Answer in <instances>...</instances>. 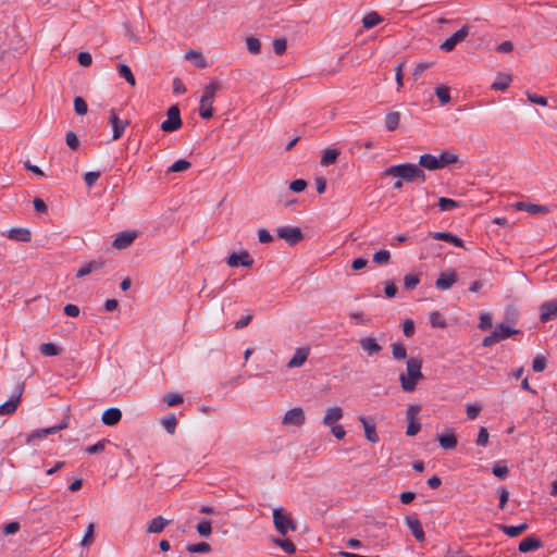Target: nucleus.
Segmentation results:
<instances>
[{"mask_svg":"<svg viewBox=\"0 0 557 557\" xmlns=\"http://www.w3.org/2000/svg\"><path fill=\"white\" fill-rule=\"evenodd\" d=\"M383 18L376 12H370L362 18V25L369 29L380 24Z\"/></svg>","mask_w":557,"mask_h":557,"instance_id":"e433bc0d","label":"nucleus"},{"mask_svg":"<svg viewBox=\"0 0 557 557\" xmlns=\"http://www.w3.org/2000/svg\"><path fill=\"white\" fill-rule=\"evenodd\" d=\"M392 354L393 357L397 360H403L407 357L406 347L400 343H395L392 345Z\"/></svg>","mask_w":557,"mask_h":557,"instance_id":"49530a36","label":"nucleus"},{"mask_svg":"<svg viewBox=\"0 0 557 557\" xmlns=\"http://www.w3.org/2000/svg\"><path fill=\"white\" fill-rule=\"evenodd\" d=\"M39 350L44 356L52 357L59 355L61 349L52 343H44L40 345Z\"/></svg>","mask_w":557,"mask_h":557,"instance_id":"79ce46f5","label":"nucleus"},{"mask_svg":"<svg viewBox=\"0 0 557 557\" xmlns=\"http://www.w3.org/2000/svg\"><path fill=\"white\" fill-rule=\"evenodd\" d=\"M273 523L281 535H286L288 531L296 530V523L283 508L273 509Z\"/></svg>","mask_w":557,"mask_h":557,"instance_id":"20e7f679","label":"nucleus"},{"mask_svg":"<svg viewBox=\"0 0 557 557\" xmlns=\"http://www.w3.org/2000/svg\"><path fill=\"white\" fill-rule=\"evenodd\" d=\"M520 331L518 329H512L505 323L498 324L494 332L483 338L482 345L484 347H491L492 345L502 342L511 335L518 334Z\"/></svg>","mask_w":557,"mask_h":557,"instance_id":"39448f33","label":"nucleus"},{"mask_svg":"<svg viewBox=\"0 0 557 557\" xmlns=\"http://www.w3.org/2000/svg\"><path fill=\"white\" fill-rule=\"evenodd\" d=\"M109 443H110L109 440L103 438V440L99 441L98 443H96L95 445L88 446L85 449V451L87 454H99V453L104 450L106 445L109 444Z\"/></svg>","mask_w":557,"mask_h":557,"instance_id":"603ef678","label":"nucleus"},{"mask_svg":"<svg viewBox=\"0 0 557 557\" xmlns=\"http://www.w3.org/2000/svg\"><path fill=\"white\" fill-rule=\"evenodd\" d=\"M182 117L180 108L174 104L166 111V120L161 123V129L166 133H172L182 127Z\"/></svg>","mask_w":557,"mask_h":557,"instance_id":"423d86ee","label":"nucleus"},{"mask_svg":"<svg viewBox=\"0 0 557 557\" xmlns=\"http://www.w3.org/2000/svg\"><path fill=\"white\" fill-rule=\"evenodd\" d=\"M219 82L212 81L203 89L202 96L200 98L199 115L205 120H208L213 115L212 103L214 101L215 91L219 89Z\"/></svg>","mask_w":557,"mask_h":557,"instance_id":"7ed1b4c3","label":"nucleus"},{"mask_svg":"<svg viewBox=\"0 0 557 557\" xmlns=\"http://www.w3.org/2000/svg\"><path fill=\"white\" fill-rule=\"evenodd\" d=\"M405 522L418 542H423L425 540L423 528L421 525L420 520L417 517L407 516L405 518Z\"/></svg>","mask_w":557,"mask_h":557,"instance_id":"f3484780","label":"nucleus"},{"mask_svg":"<svg viewBox=\"0 0 557 557\" xmlns=\"http://www.w3.org/2000/svg\"><path fill=\"white\" fill-rule=\"evenodd\" d=\"M518 210H523L532 214L536 213H547L549 210L545 206H540L531 202H518L517 203Z\"/></svg>","mask_w":557,"mask_h":557,"instance_id":"7c9ffc66","label":"nucleus"},{"mask_svg":"<svg viewBox=\"0 0 557 557\" xmlns=\"http://www.w3.org/2000/svg\"><path fill=\"white\" fill-rule=\"evenodd\" d=\"M435 94L442 104H446L450 101L449 89L445 86H440L435 89Z\"/></svg>","mask_w":557,"mask_h":557,"instance_id":"3c124183","label":"nucleus"},{"mask_svg":"<svg viewBox=\"0 0 557 557\" xmlns=\"http://www.w3.org/2000/svg\"><path fill=\"white\" fill-rule=\"evenodd\" d=\"M305 420L306 417L302 408L295 407L285 413L282 423L284 425L301 426L305 423Z\"/></svg>","mask_w":557,"mask_h":557,"instance_id":"f8f14e48","label":"nucleus"},{"mask_svg":"<svg viewBox=\"0 0 557 557\" xmlns=\"http://www.w3.org/2000/svg\"><path fill=\"white\" fill-rule=\"evenodd\" d=\"M246 45H247V49L250 53L252 54H258L260 53V50H261V42L258 38L256 37H248L246 39Z\"/></svg>","mask_w":557,"mask_h":557,"instance_id":"de8ad7c7","label":"nucleus"},{"mask_svg":"<svg viewBox=\"0 0 557 557\" xmlns=\"http://www.w3.org/2000/svg\"><path fill=\"white\" fill-rule=\"evenodd\" d=\"M122 418V412L119 408H109L103 411L101 420L103 424L112 426L119 423Z\"/></svg>","mask_w":557,"mask_h":557,"instance_id":"5701e85b","label":"nucleus"},{"mask_svg":"<svg viewBox=\"0 0 557 557\" xmlns=\"http://www.w3.org/2000/svg\"><path fill=\"white\" fill-rule=\"evenodd\" d=\"M8 237L17 242H29L32 234L27 228L15 227L9 231Z\"/></svg>","mask_w":557,"mask_h":557,"instance_id":"c756f323","label":"nucleus"},{"mask_svg":"<svg viewBox=\"0 0 557 557\" xmlns=\"http://www.w3.org/2000/svg\"><path fill=\"white\" fill-rule=\"evenodd\" d=\"M490 434L486 428L481 426L479 429L478 437H476V445L485 447L488 444Z\"/></svg>","mask_w":557,"mask_h":557,"instance_id":"4d7b16f0","label":"nucleus"},{"mask_svg":"<svg viewBox=\"0 0 557 557\" xmlns=\"http://www.w3.org/2000/svg\"><path fill=\"white\" fill-rule=\"evenodd\" d=\"M276 234L290 246L296 245L304 239L301 230L296 226H281L276 230Z\"/></svg>","mask_w":557,"mask_h":557,"instance_id":"0eeeda50","label":"nucleus"},{"mask_svg":"<svg viewBox=\"0 0 557 557\" xmlns=\"http://www.w3.org/2000/svg\"><path fill=\"white\" fill-rule=\"evenodd\" d=\"M272 542L281 547L287 554H294L296 552V546L294 543L286 539H273Z\"/></svg>","mask_w":557,"mask_h":557,"instance_id":"ea45409f","label":"nucleus"},{"mask_svg":"<svg viewBox=\"0 0 557 557\" xmlns=\"http://www.w3.org/2000/svg\"><path fill=\"white\" fill-rule=\"evenodd\" d=\"M169 407L177 406L183 403V397L176 393H169L163 398Z\"/></svg>","mask_w":557,"mask_h":557,"instance_id":"864d4df0","label":"nucleus"},{"mask_svg":"<svg viewBox=\"0 0 557 557\" xmlns=\"http://www.w3.org/2000/svg\"><path fill=\"white\" fill-rule=\"evenodd\" d=\"M508 472V467L505 465L497 463L493 467V474L499 479H505Z\"/></svg>","mask_w":557,"mask_h":557,"instance_id":"774afa93","label":"nucleus"},{"mask_svg":"<svg viewBox=\"0 0 557 557\" xmlns=\"http://www.w3.org/2000/svg\"><path fill=\"white\" fill-rule=\"evenodd\" d=\"M287 42L285 38L274 39L273 50L275 54L282 55L286 51Z\"/></svg>","mask_w":557,"mask_h":557,"instance_id":"052dcab7","label":"nucleus"},{"mask_svg":"<svg viewBox=\"0 0 557 557\" xmlns=\"http://www.w3.org/2000/svg\"><path fill=\"white\" fill-rule=\"evenodd\" d=\"M117 72H119L120 76L123 77L132 86H134L136 84L135 77H134L132 70L128 65L120 64L117 66Z\"/></svg>","mask_w":557,"mask_h":557,"instance_id":"58836bf2","label":"nucleus"},{"mask_svg":"<svg viewBox=\"0 0 557 557\" xmlns=\"http://www.w3.org/2000/svg\"><path fill=\"white\" fill-rule=\"evenodd\" d=\"M95 540V524L90 522L86 529V532L81 541V546L89 547Z\"/></svg>","mask_w":557,"mask_h":557,"instance_id":"4c0bfd02","label":"nucleus"},{"mask_svg":"<svg viewBox=\"0 0 557 557\" xmlns=\"http://www.w3.org/2000/svg\"><path fill=\"white\" fill-rule=\"evenodd\" d=\"M420 283V278L416 274H407L404 277V285L406 289H413L417 287V285Z\"/></svg>","mask_w":557,"mask_h":557,"instance_id":"13d9d810","label":"nucleus"},{"mask_svg":"<svg viewBox=\"0 0 557 557\" xmlns=\"http://www.w3.org/2000/svg\"><path fill=\"white\" fill-rule=\"evenodd\" d=\"M419 166L421 169H426L430 171L438 170V161L436 160V156L431 154V153H425V154L420 156Z\"/></svg>","mask_w":557,"mask_h":557,"instance_id":"bb28decb","label":"nucleus"},{"mask_svg":"<svg viewBox=\"0 0 557 557\" xmlns=\"http://www.w3.org/2000/svg\"><path fill=\"white\" fill-rule=\"evenodd\" d=\"M310 354L309 347H299L295 350L293 357L287 362L288 368H299L301 367L306 360L308 359V356Z\"/></svg>","mask_w":557,"mask_h":557,"instance_id":"6ab92c4d","label":"nucleus"},{"mask_svg":"<svg viewBox=\"0 0 557 557\" xmlns=\"http://www.w3.org/2000/svg\"><path fill=\"white\" fill-rule=\"evenodd\" d=\"M343 409L338 406L327 408L323 418V424L325 426L335 425V423L343 418Z\"/></svg>","mask_w":557,"mask_h":557,"instance_id":"aec40b11","label":"nucleus"},{"mask_svg":"<svg viewBox=\"0 0 557 557\" xmlns=\"http://www.w3.org/2000/svg\"><path fill=\"white\" fill-rule=\"evenodd\" d=\"M226 263L231 268H237L239 265L251 267L253 264V259L248 251L243 250L239 253H231L226 260Z\"/></svg>","mask_w":557,"mask_h":557,"instance_id":"ddd939ff","label":"nucleus"},{"mask_svg":"<svg viewBox=\"0 0 557 557\" xmlns=\"http://www.w3.org/2000/svg\"><path fill=\"white\" fill-rule=\"evenodd\" d=\"M510 82H511L510 75L499 73L491 87L494 90H506L509 87Z\"/></svg>","mask_w":557,"mask_h":557,"instance_id":"473e14b6","label":"nucleus"},{"mask_svg":"<svg viewBox=\"0 0 557 557\" xmlns=\"http://www.w3.org/2000/svg\"><path fill=\"white\" fill-rule=\"evenodd\" d=\"M100 175H101V173L99 171L86 172L84 174V182H85V184L88 187H91V186H94L97 183V181L99 180Z\"/></svg>","mask_w":557,"mask_h":557,"instance_id":"bf43d9fd","label":"nucleus"},{"mask_svg":"<svg viewBox=\"0 0 557 557\" xmlns=\"http://www.w3.org/2000/svg\"><path fill=\"white\" fill-rule=\"evenodd\" d=\"M109 122L112 125V129H113L112 138L114 140L119 139L123 135L125 128L129 124V122L127 120H121L117 116V114H116L114 109H112L110 111Z\"/></svg>","mask_w":557,"mask_h":557,"instance_id":"4468645a","label":"nucleus"},{"mask_svg":"<svg viewBox=\"0 0 557 557\" xmlns=\"http://www.w3.org/2000/svg\"><path fill=\"white\" fill-rule=\"evenodd\" d=\"M391 253L388 250L382 249L373 255V262L377 264H384L389 261Z\"/></svg>","mask_w":557,"mask_h":557,"instance_id":"5fc2aeb1","label":"nucleus"},{"mask_svg":"<svg viewBox=\"0 0 557 557\" xmlns=\"http://www.w3.org/2000/svg\"><path fill=\"white\" fill-rule=\"evenodd\" d=\"M532 368L535 372H542L546 368V358L544 356H536L533 359Z\"/></svg>","mask_w":557,"mask_h":557,"instance_id":"0e129e2a","label":"nucleus"},{"mask_svg":"<svg viewBox=\"0 0 557 557\" xmlns=\"http://www.w3.org/2000/svg\"><path fill=\"white\" fill-rule=\"evenodd\" d=\"M460 203L454 199L441 197L438 199V207L441 211H450L455 208H458Z\"/></svg>","mask_w":557,"mask_h":557,"instance_id":"37998d69","label":"nucleus"},{"mask_svg":"<svg viewBox=\"0 0 557 557\" xmlns=\"http://www.w3.org/2000/svg\"><path fill=\"white\" fill-rule=\"evenodd\" d=\"M481 410H482V407L480 405H476V404H474V405L468 404L467 407H466L467 417L470 420L476 419V417L479 416Z\"/></svg>","mask_w":557,"mask_h":557,"instance_id":"680f3d73","label":"nucleus"},{"mask_svg":"<svg viewBox=\"0 0 557 557\" xmlns=\"http://www.w3.org/2000/svg\"><path fill=\"white\" fill-rule=\"evenodd\" d=\"M338 154H339V152L336 149L327 148V149L323 150L322 158L320 161L321 165L329 166V165L335 163Z\"/></svg>","mask_w":557,"mask_h":557,"instance_id":"72a5a7b5","label":"nucleus"},{"mask_svg":"<svg viewBox=\"0 0 557 557\" xmlns=\"http://www.w3.org/2000/svg\"><path fill=\"white\" fill-rule=\"evenodd\" d=\"M420 407L417 405H410L406 410V419L408 422L406 434L408 436L416 435L421 429V424L417 419Z\"/></svg>","mask_w":557,"mask_h":557,"instance_id":"9d476101","label":"nucleus"},{"mask_svg":"<svg viewBox=\"0 0 557 557\" xmlns=\"http://www.w3.org/2000/svg\"><path fill=\"white\" fill-rule=\"evenodd\" d=\"M433 65L432 62H422V63H419L414 69H413V72H412V76H413V79H419V77L422 75V73L430 69L431 66Z\"/></svg>","mask_w":557,"mask_h":557,"instance_id":"e2e57ef3","label":"nucleus"},{"mask_svg":"<svg viewBox=\"0 0 557 557\" xmlns=\"http://www.w3.org/2000/svg\"><path fill=\"white\" fill-rule=\"evenodd\" d=\"M66 144L71 149H77L79 146V140L76 134L72 131L66 133L65 137Z\"/></svg>","mask_w":557,"mask_h":557,"instance_id":"338daca9","label":"nucleus"},{"mask_svg":"<svg viewBox=\"0 0 557 557\" xmlns=\"http://www.w3.org/2000/svg\"><path fill=\"white\" fill-rule=\"evenodd\" d=\"M136 238L135 232H122L120 233L112 243L115 249H124L128 247Z\"/></svg>","mask_w":557,"mask_h":557,"instance_id":"4be33fe9","label":"nucleus"},{"mask_svg":"<svg viewBox=\"0 0 557 557\" xmlns=\"http://www.w3.org/2000/svg\"><path fill=\"white\" fill-rule=\"evenodd\" d=\"M543 546V542L534 536V535H530V536H527L525 539H523L520 543H519V552L520 553H529V552H532V550H535L537 548H541Z\"/></svg>","mask_w":557,"mask_h":557,"instance_id":"412c9836","label":"nucleus"},{"mask_svg":"<svg viewBox=\"0 0 557 557\" xmlns=\"http://www.w3.org/2000/svg\"><path fill=\"white\" fill-rule=\"evenodd\" d=\"M190 166L191 163L189 161L180 159L169 168V172H183L188 170Z\"/></svg>","mask_w":557,"mask_h":557,"instance_id":"09e8293b","label":"nucleus"},{"mask_svg":"<svg viewBox=\"0 0 557 557\" xmlns=\"http://www.w3.org/2000/svg\"><path fill=\"white\" fill-rule=\"evenodd\" d=\"M384 175L398 177L407 183L414 181L423 183L426 180L424 171L419 166V164L414 163H401L392 165L385 170Z\"/></svg>","mask_w":557,"mask_h":557,"instance_id":"f257e3e1","label":"nucleus"},{"mask_svg":"<svg viewBox=\"0 0 557 557\" xmlns=\"http://www.w3.org/2000/svg\"><path fill=\"white\" fill-rule=\"evenodd\" d=\"M436 160L438 161V170L448 166L449 164L458 162L459 158L456 153L449 150H444L436 156Z\"/></svg>","mask_w":557,"mask_h":557,"instance_id":"a878e982","label":"nucleus"},{"mask_svg":"<svg viewBox=\"0 0 557 557\" xmlns=\"http://www.w3.org/2000/svg\"><path fill=\"white\" fill-rule=\"evenodd\" d=\"M306 187L307 182L302 178L295 180L289 184V189L294 193H301L306 189Z\"/></svg>","mask_w":557,"mask_h":557,"instance_id":"69168bd1","label":"nucleus"},{"mask_svg":"<svg viewBox=\"0 0 557 557\" xmlns=\"http://www.w3.org/2000/svg\"><path fill=\"white\" fill-rule=\"evenodd\" d=\"M74 110L76 114L84 115L87 113L88 107L86 101L82 97H75L74 99Z\"/></svg>","mask_w":557,"mask_h":557,"instance_id":"6e6d98bb","label":"nucleus"},{"mask_svg":"<svg viewBox=\"0 0 557 557\" xmlns=\"http://www.w3.org/2000/svg\"><path fill=\"white\" fill-rule=\"evenodd\" d=\"M197 532L200 536H209L212 532L211 522L209 520H202L196 527Z\"/></svg>","mask_w":557,"mask_h":557,"instance_id":"8fccbe9b","label":"nucleus"},{"mask_svg":"<svg viewBox=\"0 0 557 557\" xmlns=\"http://www.w3.org/2000/svg\"><path fill=\"white\" fill-rule=\"evenodd\" d=\"M432 237L437 240L451 243L456 247H463V240L448 232H434Z\"/></svg>","mask_w":557,"mask_h":557,"instance_id":"cd10ccee","label":"nucleus"},{"mask_svg":"<svg viewBox=\"0 0 557 557\" xmlns=\"http://www.w3.org/2000/svg\"><path fill=\"white\" fill-rule=\"evenodd\" d=\"M470 34V27L468 25L462 26L460 29L455 32L451 36H449L441 46L440 49L445 52H450L455 49V47L463 41L467 36Z\"/></svg>","mask_w":557,"mask_h":557,"instance_id":"6e6552de","label":"nucleus"},{"mask_svg":"<svg viewBox=\"0 0 557 557\" xmlns=\"http://www.w3.org/2000/svg\"><path fill=\"white\" fill-rule=\"evenodd\" d=\"M422 360L419 358H410L407 361V374L401 373L399 381L401 388L407 392H413L416 389L418 381L423 379L421 371Z\"/></svg>","mask_w":557,"mask_h":557,"instance_id":"f03ea898","label":"nucleus"},{"mask_svg":"<svg viewBox=\"0 0 557 557\" xmlns=\"http://www.w3.org/2000/svg\"><path fill=\"white\" fill-rule=\"evenodd\" d=\"M187 550L193 554H205L211 552V546L206 542H200L188 545Z\"/></svg>","mask_w":557,"mask_h":557,"instance_id":"c03bdc74","label":"nucleus"},{"mask_svg":"<svg viewBox=\"0 0 557 557\" xmlns=\"http://www.w3.org/2000/svg\"><path fill=\"white\" fill-rule=\"evenodd\" d=\"M359 421L363 426L367 440L371 443H377L380 441V437L376 433L375 423L373 422V420L364 416H360Z\"/></svg>","mask_w":557,"mask_h":557,"instance_id":"a211bd4d","label":"nucleus"},{"mask_svg":"<svg viewBox=\"0 0 557 557\" xmlns=\"http://www.w3.org/2000/svg\"><path fill=\"white\" fill-rule=\"evenodd\" d=\"M106 265V261L103 259H96V260H91L87 263H85L84 265H82L77 272H76V277L77 278H81V277H84L88 274H91V273H95V272H98L100 270H102Z\"/></svg>","mask_w":557,"mask_h":557,"instance_id":"2eb2a0df","label":"nucleus"},{"mask_svg":"<svg viewBox=\"0 0 557 557\" xmlns=\"http://www.w3.org/2000/svg\"><path fill=\"white\" fill-rule=\"evenodd\" d=\"M170 523V520L163 518L162 516L154 517L148 524H147V533H153L158 534L161 533L164 528Z\"/></svg>","mask_w":557,"mask_h":557,"instance_id":"393cba45","label":"nucleus"},{"mask_svg":"<svg viewBox=\"0 0 557 557\" xmlns=\"http://www.w3.org/2000/svg\"><path fill=\"white\" fill-rule=\"evenodd\" d=\"M161 423H162V425L164 426V429L166 430L168 433L174 434V432L176 430V425H177V420H176V417L173 413L164 417L161 420Z\"/></svg>","mask_w":557,"mask_h":557,"instance_id":"a19ab883","label":"nucleus"},{"mask_svg":"<svg viewBox=\"0 0 557 557\" xmlns=\"http://www.w3.org/2000/svg\"><path fill=\"white\" fill-rule=\"evenodd\" d=\"M438 443L443 449H454L457 446V437L453 432L438 436Z\"/></svg>","mask_w":557,"mask_h":557,"instance_id":"2f4dec72","label":"nucleus"},{"mask_svg":"<svg viewBox=\"0 0 557 557\" xmlns=\"http://www.w3.org/2000/svg\"><path fill=\"white\" fill-rule=\"evenodd\" d=\"M457 280L458 276L455 270H446L436 278L435 287L440 290H447L457 282Z\"/></svg>","mask_w":557,"mask_h":557,"instance_id":"9b49d317","label":"nucleus"},{"mask_svg":"<svg viewBox=\"0 0 557 557\" xmlns=\"http://www.w3.org/2000/svg\"><path fill=\"white\" fill-rule=\"evenodd\" d=\"M430 323L433 327H445L446 320L438 311H432L430 313Z\"/></svg>","mask_w":557,"mask_h":557,"instance_id":"a18cd8bd","label":"nucleus"},{"mask_svg":"<svg viewBox=\"0 0 557 557\" xmlns=\"http://www.w3.org/2000/svg\"><path fill=\"white\" fill-rule=\"evenodd\" d=\"M360 347L368 354V356H373L379 354L382 347L376 343L373 337H363L359 339Z\"/></svg>","mask_w":557,"mask_h":557,"instance_id":"b1692460","label":"nucleus"},{"mask_svg":"<svg viewBox=\"0 0 557 557\" xmlns=\"http://www.w3.org/2000/svg\"><path fill=\"white\" fill-rule=\"evenodd\" d=\"M557 318V300L546 301L540 307V320L543 323Z\"/></svg>","mask_w":557,"mask_h":557,"instance_id":"dca6fc26","label":"nucleus"},{"mask_svg":"<svg viewBox=\"0 0 557 557\" xmlns=\"http://www.w3.org/2000/svg\"><path fill=\"white\" fill-rule=\"evenodd\" d=\"M185 58H186V60L195 61V64L198 69H205L208 65L203 55L198 51H194V50L187 51L185 54Z\"/></svg>","mask_w":557,"mask_h":557,"instance_id":"f704fd0d","label":"nucleus"},{"mask_svg":"<svg viewBox=\"0 0 557 557\" xmlns=\"http://www.w3.org/2000/svg\"><path fill=\"white\" fill-rule=\"evenodd\" d=\"M400 122V113L397 111L388 112L385 116V126L388 131H395Z\"/></svg>","mask_w":557,"mask_h":557,"instance_id":"c9c22d12","label":"nucleus"},{"mask_svg":"<svg viewBox=\"0 0 557 557\" xmlns=\"http://www.w3.org/2000/svg\"><path fill=\"white\" fill-rule=\"evenodd\" d=\"M23 391L24 384H17L12 397L4 404L0 405V416L12 414L13 412L16 411L17 406L21 401Z\"/></svg>","mask_w":557,"mask_h":557,"instance_id":"1a4fd4ad","label":"nucleus"},{"mask_svg":"<svg viewBox=\"0 0 557 557\" xmlns=\"http://www.w3.org/2000/svg\"><path fill=\"white\" fill-rule=\"evenodd\" d=\"M527 529H528L527 523H521L519 525H505V524L498 525V530H500L502 532H504L506 535H508L510 537H516V536L520 535Z\"/></svg>","mask_w":557,"mask_h":557,"instance_id":"c85d7f7f","label":"nucleus"}]
</instances>
